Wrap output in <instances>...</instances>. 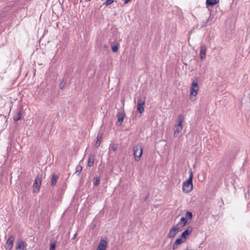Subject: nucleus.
<instances>
[{"instance_id": "1", "label": "nucleus", "mask_w": 250, "mask_h": 250, "mask_svg": "<svg viewBox=\"0 0 250 250\" xmlns=\"http://www.w3.org/2000/svg\"><path fill=\"white\" fill-rule=\"evenodd\" d=\"M199 90L198 83L197 81H193L192 82L190 87V100L193 102L196 99V96L198 94Z\"/></svg>"}, {"instance_id": "2", "label": "nucleus", "mask_w": 250, "mask_h": 250, "mask_svg": "<svg viewBox=\"0 0 250 250\" xmlns=\"http://www.w3.org/2000/svg\"><path fill=\"white\" fill-rule=\"evenodd\" d=\"M193 174L191 172L188 179L185 181L183 184V190L186 193L189 192L193 188L192 184Z\"/></svg>"}, {"instance_id": "3", "label": "nucleus", "mask_w": 250, "mask_h": 250, "mask_svg": "<svg viewBox=\"0 0 250 250\" xmlns=\"http://www.w3.org/2000/svg\"><path fill=\"white\" fill-rule=\"evenodd\" d=\"M143 148L140 144H138L133 147V154L135 161H140L143 154Z\"/></svg>"}, {"instance_id": "4", "label": "nucleus", "mask_w": 250, "mask_h": 250, "mask_svg": "<svg viewBox=\"0 0 250 250\" xmlns=\"http://www.w3.org/2000/svg\"><path fill=\"white\" fill-rule=\"evenodd\" d=\"M145 104V98L141 96L138 97L137 99V111L142 114L144 111V104Z\"/></svg>"}, {"instance_id": "5", "label": "nucleus", "mask_w": 250, "mask_h": 250, "mask_svg": "<svg viewBox=\"0 0 250 250\" xmlns=\"http://www.w3.org/2000/svg\"><path fill=\"white\" fill-rule=\"evenodd\" d=\"M180 230V228L179 227H177V225H174L170 229L167 234V237L169 238H173L177 233Z\"/></svg>"}, {"instance_id": "6", "label": "nucleus", "mask_w": 250, "mask_h": 250, "mask_svg": "<svg viewBox=\"0 0 250 250\" xmlns=\"http://www.w3.org/2000/svg\"><path fill=\"white\" fill-rule=\"evenodd\" d=\"M14 240L15 237L12 235L9 236L6 241V244L4 246V248L6 250H11L12 249Z\"/></svg>"}, {"instance_id": "7", "label": "nucleus", "mask_w": 250, "mask_h": 250, "mask_svg": "<svg viewBox=\"0 0 250 250\" xmlns=\"http://www.w3.org/2000/svg\"><path fill=\"white\" fill-rule=\"evenodd\" d=\"M42 178L38 175L35 179L33 184L34 192H38L40 190V188L41 185Z\"/></svg>"}, {"instance_id": "8", "label": "nucleus", "mask_w": 250, "mask_h": 250, "mask_svg": "<svg viewBox=\"0 0 250 250\" xmlns=\"http://www.w3.org/2000/svg\"><path fill=\"white\" fill-rule=\"evenodd\" d=\"M27 246V244L22 240L19 239L17 242L16 250H24Z\"/></svg>"}, {"instance_id": "9", "label": "nucleus", "mask_w": 250, "mask_h": 250, "mask_svg": "<svg viewBox=\"0 0 250 250\" xmlns=\"http://www.w3.org/2000/svg\"><path fill=\"white\" fill-rule=\"evenodd\" d=\"M193 228L191 226L188 227L181 234V238H183L185 240L188 236L192 231Z\"/></svg>"}, {"instance_id": "10", "label": "nucleus", "mask_w": 250, "mask_h": 250, "mask_svg": "<svg viewBox=\"0 0 250 250\" xmlns=\"http://www.w3.org/2000/svg\"><path fill=\"white\" fill-rule=\"evenodd\" d=\"M107 245L106 240L101 239L96 250H105Z\"/></svg>"}, {"instance_id": "11", "label": "nucleus", "mask_w": 250, "mask_h": 250, "mask_svg": "<svg viewBox=\"0 0 250 250\" xmlns=\"http://www.w3.org/2000/svg\"><path fill=\"white\" fill-rule=\"evenodd\" d=\"M7 122V119L6 116L0 114V128L3 129L6 126V123Z\"/></svg>"}, {"instance_id": "12", "label": "nucleus", "mask_w": 250, "mask_h": 250, "mask_svg": "<svg viewBox=\"0 0 250 250\" xmlns=\"http://www.w3.org/2000/svg\"><path fill=\"white\" fill-rule=\"evenodd\" d=\"M207 48L205 45H202L200 47V58L201 60H204L206 57Z\"/></svg>"}, {"instance_id": "13", "label": "nucleus", "mask_w": 250, "mask_h": 250, "mask_svg": "<svg viewBox=\"0 0 250 250\" xmlns=\"http://www.w3.org/2000/svg\"><path fill=\"white\" fill-rule=\"evenodd\" d=\"M190 222L185 217H182L181 218L180 221L176 225L177 227L179 226H181L182 228L184 227L186 225L189 223Z\"/></svg>"}, {"instance_id": "14", "label": "nucleus", "mask_w": 250, "mask_h": 250, "mask_svg": "<svg viewBox=\"0 0 250 250\" xmlns=\"http://www.w3.org/2000/svg\"><path fill=\"white\" fill-rule=\"evenodd\" d=\"M125 117V114L124 112H119L118 113L117 117H118V122L117 123V125H121Z\"/></svg>"}, {"instance_id": "15", "label": "nucleus", "mask_w": 250, "mask_h": 250, "mask_svg": "<svg viewBox=\"0 0 250 250\" xmlns=\"http://www.w3.org/2000/svg\"><path fill=\"white\" fill-rule=\"evenodd\" d=\"M183 129V126H178L175 125L174 126V132L173 134V137L176 138L177 137L180 132H181Z\"/></svg>"}, {"instance_id": "16", "label": "nucleus", "mask_w": 250, "mask_h": 250, "mask_svg": "<svg viewBox=\"0 0 250 250\" xmlns=\"http://www.w3.org/2000/svg\"><path fill=\"white\" fill-rule=\"evenodd\" d=\"M94 162V155L92 154H89L87 160V165L89 167H91L93 165Z\"/></svg>"}, {"instance_id": "17", "label": "nucleus", "mask_w": 250, "mask_h": 250, "mask_svg": "<svg viewBox=\"0 0 250 250\" xmlns=\"http://www.w3.org/2000/svg\"><path fill=\"white\" fill-rule=\"evenodd\" d=\"M184 121V117L182 114H179L178 116L177 123L175 125L178 126H183V124Z\"/></svg>"}, {"instance_id": "18", "label": "nucleus", "mask_w": 250, "mask_h": 250, "mask_svg": "<svg viewBox=\"0 0 250 250\" xmlns=\"http://www.w3.org/2000/svg\"><path fill=\"white\" fill-rule=\"evenodd\" d=\"M58 179H59L58 175H57L55 173H54L52 175V179H51V185L52 186L54 187L56 185Z\"/></svg>"}, {"instance_id": "19", "label": "nucleus", "mask_w": 250, "mask_h": 250, "mask_svg": "<svg viewBox=\"0 0 250 250\" xmlns=\"http://www.w3.org/2000/svg\"><path fill=\"white\" fill-rule=\"evenodd\" d=\"M219 0H207L206 5L207 6H212L219 2Z\"/></svg>"}, {"instance_id": "20", "label": "nucleus", "mask_w": 250, "mask_h": 250, "mask_svg": "<svg viewBox=\"0 0 250 250\" xmlns=\"http://www.w3.org/2000/svg\"><path fill=\"white\" fill-rule=\"evenodd\" d=\"M102 140V135L100 133H98L97 137V141L95 143V146L97 147H98L101 144Z\"/></svg>"}, {"instance_id": "21", "label": "nucleus", "mask_w": 250, "mask_h": 250, "mask_svg": "<svg viewBox=\"0 0 250 250\" xmlns=\"http://www.w3.org/2000/svg\"><path fill=\"white\" fill-rule=\"evenodd\" d=\"M193 217L192 213L190 211H187L186 214V218L189 221L191 222Z\"/></svg>"}, {"instance_id": "22", "label": "nucleus", "mask_w": 250, "mask_h": 250, "mask_svg": "<svg viewBox=\"0 0 250 250\" xmlns=\"http://www.w3.org/2000/svg\"><path fill=\"white\" fill-rule=\"evenodd\" d=\"M21 111H19L17 114L13 116V120L15 121H18L20 120L21 118Z\"/></svg>"}, {"instance_id": "23", "label": "nucleus", "mask_w": 250, "mask_h": 250, "mask_svg": "<svg viewBox=\"0 0 250 250\" xmlns=\"http://www.w3.org/2000/svg\"><path fill=\"white\" fill-rule=\"evenodd\" d=\"M93 185L95 186H98L100 184V178L99 177H95L93 179Z\"/></svg>"}, {"instance_id": "24", "label": "nucleus", "mask_w": 250, "mask_h": 250, "mask_svg": "<svg viewBox=\"0 0 250 250\" xmlns=\"http://www.w3.org/2000/svg\"><path fill=\"white\" fill-rule=\"evenodd\" d=\"M182 238H181V237L180 238H177L175 240L174 243H175L178 245H179L181 244L182 243H183V242H184L185 241V240H183Z\"/></svg>"}, {"instance_id": "25", "label": "nucleus", "mask_w": 250, "mask_h": 250, "mask_svg": "<svg viewBox=\"0 0 250 250\" xmlns=\"http://www.w3.org/2000/svg\"><path fill=\"white\" fill-rule=\"evenodd\" d=\"M82 167L80 165L77 166L76 168V173H77L78 174H79L82 170Z\"/></svg>"}, {"instance_id": "26", "label": "nucleus", "mask_w": 250, "mask_h": 250, "mask_svg": "<svg viewBox=\"0 0 250 250\" xmlns=\"http://www.w3.org/2000/svg\"><path fill=\"white\" fill-rule=\"evenodd\" d=\"M119 49V46L117 44L112 45V50L114 52H116Z\"/></svg>"}, {"instance_id": "27", "label": "nucleus", "mask_w": 250, "mask_h": 250, "mask_svg": "<svg viewBox=\"0 0 250 250\" xmlns=\"http://www.w3.org/2000/svg\"><path fill=\"white\" fill-rule=\"evenodd\" d=\"M65 82H64L63 80H62L61 82V83H60V84H59L60 89H63L64 87V86H65Z\"/></svg>"}, {"instance_id": "28", "label": "nucleus", "mask_w": 250, "mask_h": 250, "mask_svg": "<svg viewBox=\"0 0 250 250\" xmlns=\"http://www.w3.org/2000/svg\"><path fill=\"white\" fill-rule=\"evenodd\" d=\"M210 18V17H209L205 21H203L202 23V25L201 26L202 27H206L207 26V23L209 21V20Z\"/></svg>"}, {"instance_id": "29", "label": "nucleus", "mask_w": 250, "mask_h": 250, "mask_svg": "<svg viewBox=\"0 0 250 250\" xmlns=\"http://www.w3.org/2000/svg\"><path fill=\"white\" fill-rule=\"evenodd\" d=\"M56 248V243L55 242L51 243L50 244V247L49 250H55Z\"/></svg>"}, {"instance_id": "30", "label": "nucleus", "mask_w": 250, "mask_h": 250, "mask_svg": "<svg viewBox=\"0 0 250 250\" xmlns=\"http://www.w3.org/2000/svg\"><path fill=\"white\" fill-rule=\"evenodd\" d=\"M113 0H106L105 2L104 3L105 5L108 6L113 3Z\"/></svg>"}, {"instance_id": "31", "label": "nucleus", "mask_w": 250, "mask_h": 250, "mask_svg": "<svg viewBox=\"0 0 250 250\" xmlns=\"http://www.w3.org/2000/svg\"><path fill=\"white\" fill-rule=\"evenodd\" d=\"M111 148L113 151H116L117 149V145L115 144H113L111 146Z\"/></svg>"}, {"instance_id": "32", "label": "nucleus", "mask_w": 250, "mask_h": 250, "mask_svg": "<svg viewBox=\"0 0 250 250\" xmlns=\"http://www.w3.org/2000/svg\"><path fill=\"white\" fill-rule=\"evenodd\" d=\"M178 245L176 244L175 243H174V244L172 245V249L173 250H175L178 248Z\"/></svg>"}, {"instance_id": "33", "label": "nucleus", "mask_w": 250, "mask_h": 250, "mask_svg": "<svg viewBox=\"0 0 250 250\" xmlns=\"http://www.w3.org/2000/svg\"><path fill=\"white\" fill-rule=\"evenodd\" d=\"M131 0H124V3L127 4Z\"/></svg>"}, {"instance_id": "34", "label": "nucleus", "mask_w": 250, "mask_h": 250, "mask_svg": "<svg viewBox=\"0 0 250 250\" xmlns=\"http://www.w3.org/2000/svg\"><path fill=\"white\" fill-rule=\"evenodd\" d=\"M77 233H75L74 236H73V237L72 238V240H74L76 238V236H77Z\"/></svg>"}, {"instance_id": "35", "label": "nucleus", "mask_w": 250, "mask_h": 250, "mask_svg": "<svg viewBox=\"0 0 250 250\" xmlns=\"http://www.w3.org/2000/svg\"><path fill=\"white\" fill-rule=\"evenodd\" d=\"M184 250H194L191 249H189L188 247H187L186 249H184Z\"/></svg>"}, {"instance_id": "36", "label": "nucleus", "mask_w": 250, "mask_h": 250, "mask_svg": "<svg viewBox=\"0 0 250 250\" xmlns=\"http://www.w3.org/2000/svg\"><path fill=\"white\" fill-rule=\"evenodd\" d=\"M104 47L105 49H106V48L108 47V46H107L106 44H104Z\"/></svg>"}]
</instances>
